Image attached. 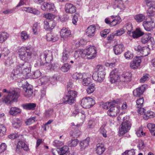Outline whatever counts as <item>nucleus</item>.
Masks as SVG:
<instances>
[{"label":"nucleus","mask_w":155,"mask_h":155,"mask_svg":"<svg viewBox=\"0 0 155 155\" xmlns=\"http://www.w3.org/2000/svg\"><path fill=\"white\" fill-rule=\"evenodd\" d=\"M125 33V31L123 28H120L115 31V35L116 36H120Z\"/></svg>","instance_id":"nucleus-59"},{"label":"nucleus","mask_w":155,"mask_h":155,"mask_svg":"<svg viewBox=\"0 0 155 155\" xmlns=\"http://www.w3.org/2000/svg\"><path fill=\"white\" fill-rule=\"evenodd\" d=\"M79 143V140L77 139H72L68 142V145L70 147H74Z\"/></svg>","instance_id":"nucleus-47"},{"label":"nucleus","mask_w":155,"mask_h":155,"mask_svg":"<svg viewBox=\"0 0 155 155\" xmlns=\"http://www.w3.org/2000/svg\"><path fill=\"white\" fill-rule=\"evenodd\" d=\"M143 97L137 99L136 100L137 107L140 108L143 107Z\"/></svg>","instance_id":"nucleus-51"},{"label":"nucleus","mask_w":155,"mask_h":155,"mask_svg":"<svg viewBox=\"0 0 155 155\" xmlns=\"http://www.w3.org/2000/svg\"><path fill=\"white\" fill-rule=\"evenodd\" d=\"M20 68L19 66H16L14 69L10 74V79L13 80H18V82L21 81L22 78H24L22 77V74L21 73V71L18 70Z\"/></svg>","instance_id":"nucleus-8"},{"label":"nucleus","mask_w":155,"mask_h":155,"mask_svg":"<svg viewBox=\"0 0 155 155\" xmlns=\"http://www.w3.org/2000/svg\"><path fill=\"white\" fill-rule=\"evenodd\" d=\"M52 59V53L48 50L41 53L39 57V61L41 65H44L45 63H50Z\"/></svg>","instance_id":"nucleus-4"},{"label":"nucleus","mask_w":155,"mask_h":155,"mask_svg":"<svg viewBox=\"0 0 155 155\" xmlns=\"http://www.w3.org/2000/svg\"><path fill=\"white\" fill-rule=\"evenodd\" d=\"M145 89V87L143 85H142L140 87L136 88L133 92L134 96L136 97H140L143 94Z\"/></svg>","instance_id":"nucleus-21"},{"label":"nucleus","mask_w":155,"mask_h":155,"mask_svg":"<svg viewBox=\"0 0 155 155\" xmlns=\"http://www.w3.org/2000/svg\"><path fill=\"white\" fill-rule=\"evenodd\" d=\"M83 50H78L76 51L74 55L75 60H78L80 56L82 58H84V56H83Z\"/></svg>","instance_id":"nucleus-35"},{"label":"nucleus","mask_w":155,"mask_h":155,"mask_svg":"<svg viewBox=\"0 0 155 155\" xmlns=\"http://www.w3.org/2000/svg\"><path fill=\"white\" fill-rule=\"evenodd\" d=\"M96 29L95 26L94 25H91L87 28L86 33L87 35L89 37L94 36Z\"/></svg>","instance_id":"nucleus-22"},{"label":"nucleus","mask_w":155,"mask_h":155,"mask_svg":"<svg viewBox=\"0 0 155 155\" xmlns=\"http://www.w3.org/2000/svg\"><path fill=\"white\" fill-rule=\"evenodd\" d=\"M39 29V26L38 25V23H35L34 24L32 28L34 34L35 35L38 34Z\"/></svg>","instance_id":"nucleus-52"},{"label":"nucleus","mask_w":155,"mask_h":155,"mask_svg":"<svg viewBox=\"0 0 155 155\" xmlns=\"http://www.w3.org/2000/svg\"><path fill=\"white\" fill-rule=\"evenodd\" d=\"M29 47H23L18 50V54L20 58L25 62H29L31 58L32 53Z\"/></svg>","instance_id":"nucleus-2"},{"label":"nucleus","mask_w":155,"mask_h":155,"mask_svg":"<svg viewBox=\"0 0 155 155\" xmlns=\"http://www.w3.org/2000/svg\"><path fill=\"white\" fill-rule=\"evenodd\" d=\"M53 114V110L52 109H50L46 110L45 113V115L47 117H49Z\"/></svg>","instance_id":"nucleus-56"},{"label":"nucleus","mask_w":155,"mask_h":155,"mask_svg":"<svg viewBox=\"0 0 155 155\" xmlns=\"http://www.w3.org/2000/svg\"><path fill=\"white\" fill-rule=\"evenodd\" d=\"M83 55L84 57L87 56L88 59H94L97 55V50L96 48L91 45L89 46L85 49L83 50Z\"/></svg>","instance_id":"nucleus-5"},{"label":"nucleus","mask_w":155,"mask_h":155,"mask_svg":"<svg viewBox=\"0 0 155 155\" xmlns=\"http://www.w3.org/2000/svg\"><path fill=\"white\" fill-rule=\"evenodd\" d=\"M150 52V49L149 47L145 46L143 47L142 49L141 50V53L142 56L144 57L148 55Z\"/></svg>","instance_id":"nucleus-40"},{"label":"nucleus","mask_w":155,"mask_h":155,"mask_svg":"<svg viewBox=\"0 0 155 155\" xmlns=\"http://www.w3.org/2000/svg\"><path fill=\"white\" fill-rule=\"evenodd\" d=\"M95 104L94 101L89 97L84 98L81 101V105L85 108H89L92 107Z\"/></svg>","instance_id":"nucleus-9"},{"label":"nucleus","mask_w":155,"mask_h":155,"mask_svg":"<svg viewBox=\"0 0 155 155\" xmlns=\"http://www.w3.org/2000/svg\"><path fill=\"white\" fill-rule=\"evenodd\" d=\"M141 60L139 57H137L134 58L130 63V67L133 69L138 68L140 66Z\"/></svg>","instance_id":"nucleus-15"},{"label":"nucleus","mask_w":155,"mask_h":155,"mask_svg":"<svg viewBox=\"0 0 155 155\" xmlns=\"http://www.w3.org/2000/svg\"><path fill=\"white\" fill-rule=\"evenodd\" d=\"M132 74L129 72H124L121 75L120 79V83L122 82H128L132 80Z\"/></svg>","instance_id":"nucleus-14"},{"label":"nucleus","mask_w":155,"mask_h":155,"mask_svg":"<svg viewBox=\"0 0 155 155\" xmlns=\"http://www.w3.org/2000/svg\"><path fill=\"white\" fill-rule=\"evenodd\" d=\"M145 2L147 6L148 7L147 13L149 15H151L155 12V2L152 0H146Z\"/></svg>","instance_id":"nucleus-10"},{"label":"nucleus","mask_w":155,"mask_h":155,"mask_svg":"<svg viewBox=\"0 0 155 155\" xmlns=\"http://www.w3.org/2000/svg\"><path fill=\"white\" fill-rule=\"evenodd\" d=\"M77 92L74 91L68 90L67 95L63 98L64 100L61 103L71 104L73 103L77 97Z\"/></svg>","instance_id":"nucleus-7"},{"label":"nucleus","mask_w":155,"mask_h":155,"mask_svg":"<svg viewBox=\"0 0 155 155\" xmlns=\"http://www.w3.org/2000/svg\"><path fill=\"white\" fill-rule=\"evenodd\" d=\"M61 39L62 40H66L69 37L71 36V31L66 28H63L61 30L60 32Z\"/></svg>","instance_id":"nucleus-12"},{"label":"nucleus","mask_w":155,"mask_h":155,"mask_svg":"<svg viewBox=\"0 0 155 155\" xmlns=\"http://www.w3.org/2000/svg\"><path fill=\"white\" fill-rule=\"evenodd\" d=\"M95 90V85L94 84H92L89 85L87 89V93L88 94H91L94 92Z\"/></svg>","instance_id":"nucleus-50"},{"label":"nucleus","mask_w":155,"mask_h":155,"mask_svg":"<svg viewBox=\"0 0 155 155\" xmlns=\"http://www.w3.org/2000/svg\"><path fill=\"white\" fill-rule=\"evenodd\" d=\"M46 4L47 5V11H49L52 12H55L56 11V8L54 4L50 2H47Z\"/></svg>","instance_id":"nucleus-44"},{"label":"nucleus","mask_w":155,"mask_h":155,"mask_svg":"<svg viewBox=\"0 0 155 155\" xmlns=\"http://www.w3.org/2000/svg\"><path fill=\"white\" fill-rule=\"evenodd\" d=\"M105 67L100 65H97L95 69V71L94 72L98 73L101 74L105 75Z\"/></svg>","instance_id":"nucleus-32"},{"label":"nucleus","mask_w":155,"mask_h":155,"mask_svg":"<svg viewBox=\"0 0 155 155\" xmlns=\"http://www.w3.org/2000/svg\"><path fill=\"white\" fill-rule=\"evenodd\" d=\"M105 150V148L104 145L102 143H99L96 145V151L97 153L98 154H102Z\"/></svg>","instance_id":"nucleus-27"},{"label":"nucleus","mask_w":155,"mask_h":155,"mask_svg":"<svg viewBox=\"0 0 155 155\" xmlns=\"http://www.w3.org/2000/svg\"><path fill=\"white\" fill-rule=\"evenodd\" d=\"M7 92L8 93V95H4L0 100V101L9 105L17 101L20 96V91L18 88H14Z\"/></svg>","instance_id":"nucleus-1"},{"label":"nucleus","mask_w":155,"mask_h":155,"mask_svg":"<svg viewBox=\"0 0 155 155\" xmlns=\"http://www.w3.org/2000/svg\"><path fill=\"white\" fill-rule=\"evenodd\" d=\"M6 131V127L3 125L0 124V136H2L5 134Z\"/></svg>","instance_id":"nucleus-55"},{"label":"nucleus","mask_w":155,"mask_h":155,"mask_svg":"<svg viewBox=\"0 0 155 155\" xmlns=\"http://www.w3.org/2000/svg\"><path fill=\"white\" fill-rule=\"evenodd\" d=\"M35 117H30L27 119L25 122V124L27 125L31 124L35 121Z\"/></svg>","instance_id":"nucleus-54"},{"label":"nucleus","mask_w":155,"mask_h":155,"mask_svg":"<svg viewBox=\"0 0 155 155\" xmlns=\"http://www.w3.org/2000/svg\"><path fill=\"white\" fill-rule=\"evenodd\" d=\"M24 92V95L26 97H31L33 94L32 89L31 87V86L29 85H26L23 87Z\"/></svg>","instance_id":"nucleus-25"},{"label":"nucleus","mask_w":155,"mask_h":155,"mask_svg":"<svg viewBox=\"0 0 155 155\" xmlns=\"http://www.w3.org/2000/svg\"><path fill=\"white\" fill-rule=\"evenodd\" d=\"M142 24L145 29L147 31L152 30L155 26V23L152 21H144Z\"/></svg>","instance_id":"nucleus-17"},{"label":"nucleus","mask_w":155,"mask_h":155,"mask_svg":"<svg viewBox=\"0 0 155 155\" xmlns=\"http://www.w3.org/2000/svg\"><path fill=\"white\" fill-rule=\"evenodd\" d=\"M29 36L25 31H22L20 34V38L22 41H25L29 38Z\"/></svg>","instance_id":"nucleus-45"},{"label":"nucleus","mask_w":155,"mask_h":155,"mask_svg":"<svg viewBox=\"0 0 155 155\" xmlns=\"http://www.w3.org/2000/svg\"><path fill=\"white\" fill-rule=\"evenodd\" d=\"M44 17L47 19L52 20H53L55 18V16L54 15L50 13L44 14Z\"/></svg>","instance_id":"nucleus-64"},{"label":"nucleus","mask_w":155,"mask_h":155,"mask_svg":"<svg viewBox=\"0 0 155 155\" xmlns=\"http://www.w3.org/2000/svg\"><path fill=\"white\" fill-rule=\"evenodd\" d=\"M135 152L134 149L127 150L123 153L122 155H135Z\"/></svg>","instance_id":"nucleus-57"},{"label":"nucleus","mask_w":155,"mask_h":155,"mask_svg":"<svg viewBox=\"0 0 155 155\" xmlns=\"http://www.w3.org/2000/svg\"><path fill=\"white\" fill-rule=\"evenodd\" d=\"M90 141V138L88 137L87 138L81 141L79 144V146L80 149L82 150H84L88 146Z\"/></svg>","instance_id":"nucleus-26"},{"label":"nucleus","mask_w":155,"mask_h":155,"mask_svg":"<svg viewBox=\"0 0 155 155\" xmlns=\"http://www.w3.org/2000/svg\"><path fill=\"white\" fill-rule=\"evenodd\" d=\"M21 110L17 107H12L9 111L10 114L13 116L15 115L20 113Z\"/></svg>","instance_id":"nucleus-36"},{"label":"nucleus","mask_w":155,"mask_h":155,"mask_svg":"<svg viewBox=\"0 0 155 155\" xmlns=\"http://www.w3.org/2000/svg\"><path fill=\"white\" fill-rule=\"evenodd\" d=\"M46 38L48 41L55 42L57 41L59 39L58 36L51 33H48L47 34Z\"/></svg>","instance_id":"nucleus-24"},{"label":"nucleus","mask_w":155,"mask_h":155,"mask_svg":"<svg viewBox=\"0 0 155 155\" xmlns=\"http://www.w3.org/2000/svg\"><path fill=\"white\" fill-rule=\"evenodd\" d=\"M141 41L143 44H145L148 41L151 42V43L152 45L155 43L153 38L150 33L144 35L141 39Z\"/></svg>","instance_id":"nucleus-16"},{"label":"nucleus","mask_w":155,"mask_h":155,"mask_svg":"<svg viewBox=\"0 0 155 155\" xmlns=\"http://www.w3.org/2000/svg\"><path fill=\"white\" fill-rule=\"evenodd\" d=\"M125 27L127 30L128 33L130 34L133 29L132 24L130 23H127L126 24Z\"/></svg>","instance_id":"nucleus-63"},{"label":"nucleus","mask_w":155,"mask_h":155,"mask_svg":"<svg viewBox=\"0 0 155 155\" xmlns=\"http://www.w3.org/2000/svg\"><path fill=\"white\" fill-rule=\"evenodd\" d=\"M155 116V113L152 111H148L145 113L143 116V118L145 120L148 119L149 118H152Z\"/></svg>","instance_id":"nucleus-39"},{"label":"nucleus","mask_w":155,"mask_h":155,"mask_svg":"<svg viewBox=\"0 0 155 155\" xmlns=\"http://www.w3.org/2000/svg\"><path fill=\"white\" fill-rule=\"evenodd\" d=\"M125 58L128 60L132 59L133 57V54L130 51H127L124 54Z\"/></svg>","instance_id":"nucleus-49"},{"label":"nucleus","mask_w":155,"mask_h":155,"mask_svg":"<svg viewBox=\"0 0 155 155\" xmlns=\"http://www.w3.org/2000/svg\"><path fill=\"white\" fill-rule=\"evenodd\" d=\"M116 18H117L113 19L111 21V27L118 25L121 22V19L120 16H116Z\"/></svg>","instance_id":"nucleus-46"},{"label":"nucleus","mask_w":155,"mask_h":155,"mask_svg":"<svg viewBox=\"0 0 155 155\" xmlns=\"http://www.w3.org/2000/svg\"><path fill=\"white\" fill-rule=\"evenodd\" d=\"M110 81L112 83H114L118 81L119 80L118 70L115 69L113 70L110 74Z\"/></svg>","instance_id":"nucleus-13"},{"label":"nucleus","mask_w":155,"mask_h":155,"mask_svg":"<svg viewBox=\"0 0 155 155\" xmlns=\"http://www.w3.org/2000/svg\"><path fill=\"white\" fill-rule=\"evenodd\" d=\"M114 103V102H106L103 104V108L105 109H108L112 106Z\"/></svg>","instance_id":"nucleus-61"},{"label":"nucleus","mask_w":155,"mask_h":155,"mask_svg":"<svg viewBox=\"0 0 155 155\" xmlns=\"http://www.w3.org/2000/svg\"><path fill=\"white\" fill-rule=\"evenodd\" d=\"M9 35L5 31L0 32V43L5 41L9 37Z\"/></svg>","instance_id":"nucleus-33"},{"label":"nucleus","mask_w":155,"mask_h":155,"mask_svg":"<svg viewBox=\"0 0 155 155\" xmlns=\"http://www.w3.org/2000/svg\"><path fill=\"white\" fill-rule=\"evenodd\" d=\"M22 106L24 109L27 110H31L35 109L36 104L34 103H28L23 104Z\"/></svg>","instance_id":"nucleus-28"},{"label":"nucleus","mask_w":155,"mask_h":155,"mask_svg":"<svg viewBox=\"0 0 155 155\" xmlns=\"http://www.w3.org/2000/svg\"><path fill=\"white\" fill-rule=\"evenodd\" d=\"M149 75L148 74H145L141 78L140 80V82L141 83H143L147 81L149 78Z\"/></svg>","instance_id":"nucleus-53"},{"label":"nucleus","mask_w":155,"mask_h":155,"mask_svg":"<svg viewBox=\"0 0 155 155\" xmlns=\"http://www.w3.org/2000/svg\"><path fill=\"white\" fill-rule=\"evenodd\" d=\"M71 65L67 63L64 64L61 68V70L64 72H67L70 70Z\"/></svg>","instance_id":"nucleus-48"},{"label":"nucleus","mask_w":155,"mask_h":155,"mask_svg":"<svg viewBox=\"0 0 155 155\" xmlns=\"http://www.w3.org/2000/svg\"><path fill=\"white\" fill-rule=\"evenodd\" d=\"M65 10L67 13L72 14L76 12V8L72 4L67 3L65 5Z\"/></svg>","instance_id":"nucleus-20"},{"label":"nucleus","mask_w":155,"mask_h":155,"mask_svg":"<svg viewBox=\"0 0 155 155\" xmlns=\"http://www.w3.org/2000/svg\"><path fill=\"white\" fill-rule=\"evenodd\" d=\"M70 55L69 52L66 49H64L62 53V61L63 62H66L68 59Z\"/></svg>","instance_id":"nucleus-38"},{"label":"nucleus","mask_w":155,"mask_h":155,"mask_svg":"<svg viewBox=\"0 0 155 155\" xmlns=\"http://www.w3.org/2000/svg\"><path fill=\"white\" fill-rule=\"evenodd\" d=\"M131 126L129 117L126 116L123 117V122L119 128V134L122 136L128 131Z\"/></svg>","instance_id":"nucleus-3"},{"label":"nucleus","mask_w":155,"mask_h":155,"mask_svg":"<svg viewBox=\"0 0 155 155\" xmlns=\"http://www.w3.org/2000/svg\"><path fill=\"white\" fill-rule=\"evenodd\" d=\"M22 124V121L18 118H14L12 121V126L15 128H18L20 127Z\"/></svg>","instance_id":"nucleus-30"},{"label":"nucleus","mask_w":155,"mask_h":155,"mask_svg":"<svg viewBox=\"0 0 155 155\" xmlns=\"http://www.w3.org/2000/svg\"><path fill=\"white\" fill-rule=\"evenodd\" d=\"M57 81V77L56 76L54 75L52 78H49V82H50L53 85L56 84Z\"/></svg>","instance_id":"nucleus-62"},{"label":"nucleus","mask_w":155,"mask_h":155,"mask_svg":"<svg viewBox=\"0 0 155 155\" xmlns=\"http://www.w3.org/2000/svg\"><path fill=\"white\" fill-rule=\"evenodd\" d=\"M120 108V106H117L113 103L108 110L107 114L110 117H115L119 112Z\"/></svg>","instance_id":"nucleus-11"},{"label":"nucleus","mask_w":155,"mask_h":155,"mask_svg":"<svg viewBox=\"0 0 155 155\" xmlns=\"http://www.w3.org/2000/svg\"><path fill=\"white\" fill-rule=\"evenodd\" d=\"M49 78L46 76L42 77L38 81L39 85L40 86L46 85L47 86L49 83Z\"/></svg>","instance_id":"nucleus-29"},{"label":"nucleus","mask_w":155,"mask_h":155,"mask_svg":"<svg viewBox=\"0 0 155 155\" xmlns=\"http://www.w3.org/2000/svg\"><path fill=\"white\" fill-rule=\"evenodd\" d=\"M81 81H82V84L84 86L87 85L91 82L90 78L87 77L85 74L81 80Z\"/></svg>","instance_id":"nucleus-41"},{"label":"nucleus","mask_w":155,"mask_h":155,"mask_svg":"<svg viewBox=\"0 0 155 155\" xmlns=\"http://www.w3.org/2000/svg\"><path fill=\"white\" fill-rule=\"evenodd\" d=\"M93 79L97 82L101 83L105 78V75L98 73L94 72L92 75Z\"/></svg>","instance_id":"nucleus-19"},{"label":"nucleus","mask_w":155,"mask_h":155,"mask_svg":"<svg viewBox=\"0 0 155 155\" xmlns=\"http://www.w3.org/2000/svg\"><path fill=\"white\" fill-rule=\"evenodd\" d=\"M69 148L67 146H64L61 148L58 149L57 152L60 155L66 154L68 151Z\"/></svg>","instance_id":"nucleus-34"},{"label":"nucleus","mask_w":155,"mask_h":155,"mask_svg":"<svg viewBox=\"0 0 155 155\" xmlns=\"http://www.w3.org/2000/svg\"><path fill=\"white\" fill-rule=\"evenodd\" d=\"M145 16L142 14L136 15L134 17L135 19L138 22H140L143 21L145 19Z\"/></svg>","instance_id":"nucleus-43"},{"label":"nucleus","mask_w":155,"mask_h":155,"mask_svg":"<svg viewBox=\"0 0 155 155\" xmlns=\"http://www.w3.org/2000/svg\"><path fill=\"white\" fill-rule=\"evenodd\" d=\"M17 66L20 67V68L18 70L21 71V73L22 74L23 78H26V76L29 74L31 71L30 64L29 62H25L22 64H20Z\"/></svg>","instance_id":"nucleus-6"},{"label":"nucleus","mask_w":155,"mask_h":155,"mask_svg":"<svg viewBox=\"0 0 155 155\" xmlns=\"http://www.w3.org/2000/svg\"><path fill=\"white\" fill-rule=\"evenodd\" d=\"M84 74H82L81 73H79L78 72H76L74 73L72 75V77L73 79L77 80H80L83 78Z\"/></svg>","instance_id":"nucleus-42"},{"label":"nucleus","mask_w":155,"mask_h":155,"mask_svg":"<svg viewBox=\"0 0 155 155\" xmlns=\"http://www.w3.org/2000/svg\"><path fill=\"white\" fill-rule=\"evenodd\" d=\"M44 27L45 30L50 31L55 27L56 23L52 20L48 21L45 20L44 21Z\"/></svg>","instance_id":"nucleus-18"},{"label":"nucleus","mask_w":155,"mask_h":155,"mask_svg":"<svg viewBox=\"0 0 155 155\" xmlns=\"http://www.w3.org/2000/svg\"><path fill=\"white\" fill-rule=\"evenodd\" d=\"M2 54H3L4 56H6L8 55L9 53L8 49L6 48H2L1 50Z\"/></svg>","instance_id":"nucleus-60"},{"label":"nucleus","mask_w":155,"mask_h":155,"mask_svg":"<svg viewBox=\"0 0 155 155\" xmlns=\"http://www.w3.org/2000/svg\"><path fill=\"white\" fill-rule=\"evenodd\" d=\"M147 127L151 133L155 131V125L149 123L147 125Z\"/></svg>","instance_id":"nucleus-58"},{"label":"nucleus","mask_w":155,"mask_h":155,"mask_svg":"<svg viewBox=\"0 0 155 155\" xmlns=\"http://www.w3.org/2000/svg\"><path fill=\"white\" fill-rule=\"evenodd\" d=\"M124 47L122 44H117L114 47L113 50L115 54L116 55L121 54L124 51Z\"/></svg>","instance_id":"nucleus-23"},{"label":"nucleus","mask_w":155,"mask_h":155,"mask_svg":"<svg viewBox=\"0 0 155 155\" xmlns=\"http://www.w3.org/2000/svg\"><path fill=\"white\" fill-rule=\"evenodd\" d=\"M133 36L134 38H137L140 37L144 34L140 28H137L136 30L132 33Z\"/></svg>","instance_id":"nucleus-37"},{"label":"nucleus","mask_w":155,"mask_h":155,"mask_svg":"<svg viewBox=\"0 0 155 155\" xmlns=\"http://www.w3.org/2000/svg\"><path fill=\"white\" fill-rule=\"evenodd\" d=\"M113 4L114 8H117V9H123L124 8L122 0H113Z\"/></svg>","instance_id":"nucleus-31"}]
</instances>
